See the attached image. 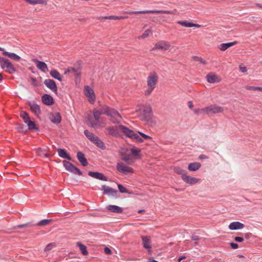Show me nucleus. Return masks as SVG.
Listing matches in <instances>:
<instances>
[{
  "label": "nucleus",
  "instance_id": "338daca9",
  "mask_svg": "<svg viewBox=\"0 0 262 262\" xmlns=\"http://www.w3.org/2000/svg\"><path fill=\"white\" fill-rule=\"evenodd\" d=\"M145 210H139L138 211V213L140 214V213H142V212H144Z\"/></svg>",
  "mask_w": 262,
  "mask_h": 262
},
{
  "label": "nucleus",
  "instance_id": "423d86ee",
  "mask_svg": "<svg viewBox=\"0 0 262 262\" xmlns=\"http://www.w3.org/2000/svg\"><path fill=\"white\" fill-rule=\"evenodd\" d=\"M129 14H173V12L171 11L167 10H147V11H129L126 12Z\"/></svg>",
  "mask_w": 262,
  "mask_h": 262
},
{
  "label": "nucleus",
  "instance_id": "13d9d810",
  "mask_svg": "<svg viewBox=\"0 0 262 262\" xmlns=\"http://www.w3.org/2000/svg\"><path fill=\"white\" fill-rule=\"evenodd\" d=\"M191 238H192V240L195 241H199L200 239V237L198 235H193L192 236Z\"/></svg>",
  "mask_w": 262,
  "mask_h": 262
},
{
  "label": "nucleus",
  "instance_id": "f704fd0d",
  "mask_svg": "<svg viewBox=\"0 0 262 262\" xmlns=\"http://www.w3.org/2000/svg\"><path fill=\"white\" fill-rule=\"evenodd\" d=\"M85 136L91 141L93 142L97 136H95L93 133L89 132L88 130H85L84 132Z\"/></svg>",
  "mask_w": 262,
  "mask_h": 262
},
{
  "label": "nucleus",
  "instance_id": "a211bd4d",
  "mask_svg": "<svg viewBox=\"0 0 262 262\" xmlns=\"http://www.w3.org/2000/svg\"><path fill=\"white\" fill-rule=\"evenodd\" d=\"M182 179L185 183L190 185L196 184L198 183L200 180L194 177L187 175L186 173L182 177Z\"/></svg>",
  "mask_w": 262,
  "mask_h": 262
},
{
  "label": "nucleus",
  "instance_id": "c9c22d12",
  "mask_svg": "<svg viewBox=\"0 0 262 262\" xmlns=\"http://www.w3.org/2000/svg\"><path fill=\"white\" fill-rule=\"evenodd\" d=\"M77 245L79 248V249H80L81 253L83 255H87L88 254V252L87 251L86 247L85 246L82 244L80 242H77Z\"/></svg>",
  "mask_w": 262,
  "mask_h": 262
},
{
  "label": "nucleus",
  "instance_id": "7c9ffc66",
  "mask_svg": "<svg viewBox=\"0 0 262 262\" xmlns=\"http://www.w3.org/2000/svg\"><path fill=\"white\" fill-rule=\"evenodd\" d=\"M50 74L53 78L57 79L60 81H62V76L56 70H52L50 72Z\"/></svg>",
  "mask_w": 262,
  "mask_h": 262
},
{
  "label": "nucleus",
  "instance_id": "5fc2aeb1",
  "mask_svg": "<svg viewBox=\"0 0 262 262\" xmlns=\"http://www.w3.org/2000/svg\"><path fill=\"white\" fill-rule=\"evenodd\" d=\"M256 86H247L246 87V89L248 90H251V91H256Z\"/></svg>",
  "mask_w": 262,
  "mask_h": 262
},
{
  "label": "nucleus",
  "instance_id": "aec40b11",
  "mask_svg": "<svg viewBox=\"0 0 262 262\" xmlns=\"http://www.w3.org/2000/svg\"><path fill=\"white\" fill-rule=\"evenodd\" d=\"M81 68L78 67L77 68H75L73 67L68 68L65 71L64 74H67L69 73H73L74 75L77 78L80 77L81 74Z\"/></svg>",
  "mask_w": 262,
  "mask_h": 262
},
{
  "label": "nucleus",
  "instance_id": "7ed1b4c3",
  "mask_svg": "<svg viewBox=\"0 0 262 262\" xmlns=\"http://www.w3.org/2000/svg\"><path fill=\"white\" fill-rule=\"evenodd\" d=\"M1 68L7 73L13 74L16 72V69L10 61L5 58H0Z\"/></svg>",
  "mask_w": 262,
  "mask_h": 262
},
{
  "label": "nucleus",
  "instance_id": "4be33fe9",
  "mask_svg": "<svg viewBox=\"0 0 262 262\" xmlns=\"http://www.w3.org/2000/svg\"><path fill=\"white\" fill-rule=\"evenodd\" d=\"M41 100L43 103L47 105H51L54 103L52 97L48 94H44L41 97Z\"/></svg>",
  "mask_w": 262,
  "mask_h": 262
},
{
  "label": "nucleus",
  "instance_id": "f257e3e1",
  "mask_svg": "<svg viewBox=\"0 0 262 262\" xmlns=\"http://www.w3.org/2000/svg\"><path fill=\"white\" fill-rule=\"evenodd\" d=\"M158 82V76L156 72H150L147 78V88L144 91L145 96L150 95L155 89Z\"/></svg>",
  "mask_w": 262,
  "mask_h": 262
},
{
  "label": "nucleus",
  "instance_id": "9d476101",
  "mask_svg": "<svg viewBox=\"0 0 262 262\" xmlns=\"http://www.w3.org/2000/svg\"><path fill=\"white\" fill-rule=\"evenodd\" d=\"M85 95L88 97L89 101L93 104L95 101V95L94 91L89 86H85L84 88Z\"/></svg>",
  "mask_w": 262,
  "mask_h": 262
},
{
  "label": "nucleus",
  "instance_id": "dca6fc26",
  "mask_svg": "<svg viewBox=\"0 0 262 262\" xmlns=\"http://www.w3.org/2000/svg\"><path fill=\"white\" fill-rule=\"evenodd\" d=\"M206 79L209 83H213L221 81V78L213 73H209L206 76Z\"/></svg>",
  "mask_w": 262,
  "mask_h": 262
},
{
  "label": "nucleus",
  "instance_id": "bf43d9fd",
  "mask_svg": "<svg viewBox=\"0 0 262 262\" xmlns=\"http://www.w3.org/2000/svg\"><path fill=\"white\" fill-rule=\"evenodd\" d=\"M185 258H186L185 256H181L178 258V262H180L181 260H182L183 259H184Z\"/></svg>",
  "mask_w": 262,
  "mask_h": 262
},
{
  "label": "nucleus",
  "instance_id": "0eeeda50",
  "mask_svg": "<svg viewBox=\"0 0 262 262\" xmlns=\"http://www.w3.org/2000/svg\"><path fill=\"white\" fill-rule=\"evenodd\" d=\"M121 126H124L120 124L118 126H109L105 128V130L108 135L113 137H117L120 136V130L123 133V129Z\"/></svg>",
  "mask_w": 262,
  "mask_h": 262
},
{
  "label": "nucleus",
  "instance_id": "c03bdc74",
  "mask_svg": "<svg viewBox=\"0 0 262 262\" xmlns=\"http://www.w3.org/2000/svg\"><path fill=\"white\" fill-rule=\"evenodd\" d=\"M151 33H152L151 30L147 29L144 31V32L142 34V35L138 36V38L139 39H144L145 38H147L149 36V34H150Z\"/></svg>",
  "mask_w": 262,
  "mask_h": 262
},
{
  "label": "nucleus",
  "instance_id": "72a5a7b5",
  "mask_svg": "<svg viewBox=\"0 0 262 262\" xmlns=\"http://www.w3.org/2000/svg\"><path fill=\"white\" fill-rule=\"evenodd\" d=\"M93 143L101 149H105L106 147L104 143L98 137L96 138V140H95Z\"/></svg>",
  "mask_w": 262,
  "mask_h": 262
},
{
  "label": "nucleus",
  "instance_id": "f3484780",
  "mask_svg": "<svg viewBox=\"0 0 262 262\" xmlns=\"http://www.w3.org/2000/svg\"><path fill=\"white\" fill-rule=\"evenodd\" d=\"M32 61L36 63L37 68L42 72L46 73L48 71V66L45 62L39 61L37 59H33Z\"/></svg>",
  "mask_w": 262,
  "mask_h": 262
},
{
  "label": "nucleus",
  "instance_id": "e433bc0d",
  "mask_svg": "<svg viewBox=\"0 0 262 262\" xmlns=\"http://www.w3.org/2000/svg\"><path fill=\"white\" fill-rule=\"evenodd\" d=\"M110 108L111 107L107 105H104L102 106L100 110H98V112H99L100 115L104 114L107 116Z\"/></svg>",
  "mask_w": 262,
  "mask_h": 262
},
{
  "label": "nucleus",
  "instance_id": "ea45409f",
  "mask_svg": "<svg viewBox=\"0 0 262 262\" xmlns=\"http://www.w3.org/2000/svg\"><path fill=\"white\" fill-rule=\"evenodd\" d=\"M105 19H124L128 18L127 16H105L103 17Z\"/></svg>",
  "mask_w": 262,
  "mask_h": 262
},
{
  "label": "nucleus",
  "instance_id": "3c124183",
  "mask_svg": "<svg viewBox=\"0 0 262 262\" xmlns=\"http://www.w3.org/2000/svg\"><path fill=\"white\" fill-rule=\"evenodd\" d=\"M104 251L106 254L109 255V254H112V251H111V249L110 248H108V247H105Z\"/></svg>",
  "mask_w": 262,
  "mask_h": 262
},
{
  "label": "nucleus",
  "instance_id": "79ce46f5",
  "mask_svg": "<svg viewBox=\"0 0 262 262\" xmlns=\"http://www.w3.org/2000/svg\"><path fill=\"white\" fill-rule=\"evenodd\" d=\"M26 124H27L28 128L30 130H33V129L37 130L38 129V127H36L35 122L34 121H31V119L29 121H28L26 123Z\"/></svg>",
  "mask_w": 262,
  "mask_h": 262
},
{
  "label": "nucleus",
  "instance_id": "b1692460",
  "mask_svg": "<svg viewBox=\"0 0 262 262\" xmlns=\"http://www.w3.org/2000/svg\"><path fill=\"white\" fill-rule=\"evenodd\" d=\"M245 225L239 222H232L229 225V228L232 230L243 229Z\"/></svg>",
  "mask_w": 262,
  "mask_h": 262
},
{
  "label": "nucleus",
  "instance_id": "4468645a",
  "mask_svg": "<svg viewBox=\"0 0 262 262\" xmlns=\"http://www.w3.org/2000/svg\"><path fill=\"white\" fill-rule=\"evenodd\" d=\"M28 105L31 112L36 116H38L41 114L40 106L34 102H29Z\"/></svg>",
  "mask_w": 262,
  "mask_h": 262
},
{
  "label": "nucleus",
  "instance_id": "e2e57ef3",
  "mask_svg": "<svg viewBox=\"0 0 262 262\" xmlns=\"http://www.w3.org/2000/svg\"><path fill=\"white\" fill-rule=\"evenodd\" d=\"M249 235H250V233H248L244 234L245 237L247 239H248L249 238Z\"/></svg>",
  "mask_w": 262,
  "mask_h": 262
},
{
  "label": "nucleus",
  "instance_id": "4c0bfd02",
  "mask_svg": "<svg viewBox=\"0 0 262 262\" xmlns=\"http://www.w3.org/2000/svg\"><path fill=\"white\" fill-rule=\"evenodd\" d=\"M53 221V220L52 219H45L41 220L39 222H38L36 225L38 226H45L47 225H49Z\"/></svg>",
  "mask_w": 262,
  "mask_h": 262
},
{
  "label": "nucleus",
  "instance_id": "09e8293b",
  "mask_svg": "<svg viewBox=\"0 0 262 262\" xmlns=\"http://www.w3.org/2000/svg\"><path fill=\"white\" fill-rule=\"evenodd\" d=\"M138 133L140 134V135L142 137H143L145 140L151 139V138L150 136H149L148 135H145V134H143V133H142L141 132H138Z\"/></svg>",
  "mask_w": 262,
  "mask_h": 262
},
{
  "label": "nucleus",
  "instance_id": "69168bd1",
  "mask_svg": "<svg viewBox=\"0 0 262 262\" xmlns=\"http://www.w3.org/2000/svg\"><path fill=\"white\" fill-rule=\"evenodd\" d=\"M256 6L260 8H262V5L260 4H256Z\"/></svg>",
  "mask_w": 262,
  "mask_h": 262
},
{
  "label": "nucleus",
  "instance_id": "ddd939ff",
  "mask_svg": "<svg viewBox=\"0 0 262 262\" xmlns=\"http://www.w3.org/2000/svg\"><path fill=\"white\" fill-rule=\"evenodd\" d=\"M44 84L50 89L52 92L57 94V87L56 82L52 79H47L44 81Z\"/></svg>",
  "mask_w": 262,
  "mask_h": 262
},
{
  "label": "nucleus",
  "instance_id": "6e6d98bb",
  "mask_svg": "<svg viewBox=\"0 0 262 262\" xmlns=\"http://www.w3.org/2000/svg\"><path fill=\"white\" fill-rule=\"evenodd\" d=\"M239 70L243 73H245V72H247V68L246 67L240 66Z\"/></svg>",
  "mask_w": 262,
  "mask_h": 262
},
{
  "label": "nucleus",
  "instance_id": "bb28decb",
  "mask_svg": "<svg viewBox=\"0 0 262 262\" xmlns=\"http://www.w3.org/2000/svg\"><path fill=\"white\" fill-rule=\"evenodd\" d=\"M57 152L59 157L62 158L67 159L68 160L71 161V157L68 154L67 151L64 149L58 148Z\"/></svg>",
  "mask_w": 262,
  "mask_h": 262
},
{
  "label": "nucleus",
  "instance_id": "a878e982",
  "mask_svg": "<svg viewBox=\"0 0 262 262\" xmlns=\"http://www.w3.org/2000/svg\"><path fill=\"white\" fill-rule=\"evenodd\" d=\"M142 241L143 245V247L145 249H150L151 241L150 237L147 236H142Z\"/></svg>",
  "mask_w": 262,
  "mask_h": 262
},
{
  "label": "nucleus",
  "instance_id": "412c9836",
  "mask_svg": "<svg viewBox=\"0 0 262 262\" xmlns=\"http://www.w3.org/2000/svg\"><path fill=\"white\" fill-rule=\"evenodd\" d=\"M49 118L51 121L54 123H59L61 120V116L59 113H51Z\"/></svg>",
  "mask_w": 262,
  "mask_h": 262
},
{
  "label": "nucleus",
  "instance_id": "de8ad7c7",
  "mask_svg": "<svg viewBox=\"0 0 262 262\" xmlns=\"http://www.w3.org/2000/svg\"><path fill=\"white\" fill-rule=\"evenodd\" d=\"M118 187L119 191L121 193H127L128 192L127 189L121 184H118Z\"/></svg>",
  "mask_w": 262,
  "mask_h": 262
},
{
  "label": "nucleus",
  "instance_id": "a18cd8bd",
  "mask_svg": "<svg viewBox=\"0 0 262 262\" xmlns=\"http://www.w3.org/2000/svg\"><path fill=\"white\" fill-rule=\"evenodd\" d=\"M192 59L194 61H199L201 63H202V64H203L204 65H205V64H206L207 63V61H206L205 60L203 59L201 57H198V56H194L192 57Z\"/></svg>",
  "mask_w": 262,
  "mask_h": 262
},
{
  "label": "nucleus",
  "instance_id": "37998d69",
  "mask_svg": "<svg viewBox=\"0 0 262 262\" xmlns=\"http://www.w3.org/2000/svg\"><path fill=\"white\" fill-rule=\"evenodd\" d=\"M174 171L177 174H181V177H183V175H185V174L186 173V171L185 170L183 169L180 167H175L174 168Z\"/></svg>",
  "mask_w": 262,
  "mask_h": 262
},
{
  "label": "nucleus",
  "instance_id": "f03ea898",
  "mask_svg": "<svg viewBox=\"0 0 262 262\" xmlns=\"http://www.w3.org/2000/svg\"><path fill=\"white\" fill-rule=\"evenodd\" d=\"M93 115V118L92 117L89 118V125L93 128L100 126L102 123V119L101 118L98 110H94Z\"/></svg>",
  "mask_w": 262,
  "mask_h": 262
},
{
  "label": "nucleus",
  "instance_id": "0e129e2a",
  "mask_svg": "<svg viewBox=\"0 0 262 262\" xmlns=\"http://www.w3.org/2000/svg\"><path fill=\"white\" fill-rule=\"evenodd\" d=\"M256 90L259 91H262V87L256 86Z\"/></svg>",
  "mask_w": 262,
  "mask_h": 262
},
{
  "label": "nucleus",
  "instance_id": "6ab92c4d",
  "mask_svg": "<svg viewBox=\"0 0 262 262\" xmlns=\"http://www.w3.org/2000/svg\"><path fill=\"white\" fill-rule=\"evenodd\" d=\"M89 176H91L92 178H94L95 179L104 181H107V178L105 176H104V174L102 173H100L98 172H93V171H89L88 172Z\"/></svg>",
  "mask_w": 262,
  "mask_h": 262
},
{
  "label": "nucleus",
  "instance_id": "8fccbe9b",
  "mask_svg": "<svg viewBox=\"0 0 262 262\" xmlns=\"http://www.w3.org/2000/svg\"><path fill=\"white\" fill-rule=\"evenodd\" d=\"M53 244L52 243H50L49 244H48L46 247L45 248V251H50V250H51L52 247H53Z\"/></svg>",
  "mask_w": 262,
  "mask_h": 262
},
{
  "label": "nucleus",
  "instance_id": "20e7f679",
  "mask_svg": "<svg viewBox=\"0 0 262 262\" xmlns=\"http://www.w3.org/2000/svg\"><path fill=\"white\" fill-rule=\"evenodd\" d=\"M107 116L108 117L110 120L113 123H120L122 120V117L118 112L111 107Z\"/></svg>",
  "mask_w": 262,
  "mask_h": 262
},
{
  "label": "nucleus",
  "instance_id": "49530a36",
  "mask_svg": "<svg viewBox=\"0 0 262 262\" xmlns=\"http://www.w3.org/2000/svg\"><path fill=\"white\" fill-rule=\"evenodd\" d=\"M130 151H131L132 154L134 156L137 157L139 155V154L141 152V150L139 148H132L130 149Z\"/></svg>",
  "mask_w": 262,
  "mask_h": 262
},
{
  "label": "nucleus",
  "instance_id": "864d4df0",
  "mask_svg": "<svg viewBox=\"0 0 262 262\" xmlns=\"http://www.w3.org/2000/svg\"><path fill=\"white\" fill-rule=\"evenodd\" d=\"M230 247H231V248H232L233 249H236L238 247V244H237L236 243H231Z\"/></svg>",
  "mask_w": 262,
  "mask_h": 262
},
{
  "label": "nucleus",
  "instance_id": "c85d7f7f",
  "mask_svg": "<svg viewBox=\"0 0 262 262\" xmlns=\"http://www.w3.org/2000/svg\"><path fill=\"white\" fill-rule=\"evenodd\" d=\"M237 43V41H233L228 43H223L220 45L219 46V49L222 51H224L226 50L229 48L236 45Z\"/></svg>",
  "mask_w": 262,
  "mask_h": 262
},
{
  "label": "nucleus",
  "instance_id": "c756f323",
  "mask_svg": "<svg viewBox=\"0 0 262 262\" xmlns=\"http://www.w3.org/2000/svg\"><path fill=\"white\" fill-rule=\"evenodd\" d=\"M177 23L178 24H180V25H181L182 26L186 27H197V28H199L201 26L199 24H193L192 23H190V22H188L187 20H185V21H181V20L178 21L177 22Z\"/></svg>",
  "mask_w": 262,
  "mask_h": 262
},
{
  "label": "nucleus",
  "instance_id": "2eb2a0df",
  "mask_svg": "<svg viewBox=\"0 0 262 262\" xmlns=\"http://www.w3.org/2000/svg\"><path fill=\"white\" fill-rule=\"evenodd\" d=\"M152 111L151 107L149 105L145 106L143 110V115L145 120H149L151 119Z\"/></svg>",
  "mask_w": 262,
  "mask_h": 262
},
{
  "label": "nucleus",
  "instance_id": "4d7b16f0",
  "mask_svg": "<svg viewBox=\"0 0 262 262\" xmlns=\"http://www.w3.org/2000/svg\"><path fill=\"white\" fill-rule=\"evenodd\" d=\"M28 225H29V224L18 225L16 226V228H21L27 227V226H28Z\"/></svg>",
  "mask_w": 262,
  "mask_h": 262
},
{
  "label": "nucleus",
  "instance_id": "774afa93",
  "mask_svg": "<svg viewBox=\"0 0 262 262\" xmlns=\"http://www.w3.org/2000/svg\"><path fill=\"white\" fill-rule=\"evenodd\" d=\"M3 79V76L2 74H0V81H1Z\"/></svg>",
  "mask_w": 262,
  "mask_h": 262
},
{
  "label": "nucleus",
  "instance_id": "9b49d317",
  "mask_svg": "<svg viewBox=\"0 0 262 262\" xmlns=\"http://www.w3.org/2000/svg\"><path fill=\"white\" fill-rule=\"evenodd\" d=\"M170 44L168 41L165 40H161L156 43L155 47L152 49L151 50H161L163 51H166L169 49Z\"/></svg>",
  "mask_w": 262,
  "mask_h": 262
},
{
  "label": "nucleus",
  "instance_id": "58836bf2",
  "mask_svg": "<svg viewBox=\"0 0 262 262\" xmlns=\"http://www.w3.org/2000/svg\"><path fill=\"white\" fill-rule=\"evenodd\" d=\"M20 116L23 119V121L25 123L30 120L29 114L25 111H21L20 112Z\"/></svg>",
  "mask_w": 262,
  "mask_h": 262
},
{
  "label": "nucleus",
  "instance_id": "1a4fd4ad",
  "mask_svg": "<svg viewBox=\"0 0 262 262\" xmlns=\"http://www.w3.org/2000/svg\"><path fill=\"white\" fill-rule=\"evenodd\" d=\"M118 171L120 173L127 174L128 173H133V169L128 166H126L123 163H119L116 166Z\"/></svg>",
  "mask_w": 262,
  "mask_h": 262
},
{
  "label": "nucleus",
  "instance_id": "473e14b6",
  "mask_svg": "<svg viewBox=\"0 0 262 262\" xmlns=\"http://www.w3.org/2000/svg\"><path fill=\"white\" fill-rule=\"evenodd\" d=\"M102 190L104 191V193L107 194H116L117 192V191L116 190H115L108 186H107L106 185H102Z\"/></svg>",
  "mask_w": 262,
  "mask_h": 262
},
{
  "label": "nucleus",
  "instance_id": "393cba45",
  "mask_svg": "<svg viewBox=\"0 0 262 262\" xmlns=\"http://www.w3.org/2000/svg\"><path fill=\"white\" fill-rule=\"evenodd\" d=\"M107 209L111 212L121 213L123 212V209L116 205H108L107 207Z\"/></svg>",
  "mask_w": 262,
  "mask_h": 262
},
{
  "label": "nucleus",
  "instance_id": "39448f33",
  "mask_svg": "<svg viewBox=\"0 0 262 262\" xmlns=\"http://www.w3.org/2000/svg\"><path fill=\"white\" fill-rule=\"evenodd\" d=\"M121 128L123 129V134L126 136L127 137L135 140L138 143L143 142L142 139L136 133H135L134 131L129 129L127 127L125 126H121Z\"/></svg>",
  "mask_w": 262,
  "mask_h": 262
},
{
  "label": "nucleus",
  "instance_id": "cd10ccee",
  "mask_svg": "<svg viewBox=\"0 0 262 262\" xmlns=\"http://www.w3.org/2000/svg\"><path fill=\"white\" fill-rule=\"evenodd\" d=\"M3 54L4 55L8 56L11 59L18 61L20 59V57L13 53H10L7 51H3Z\"/></svg>",
  "mask_w": 262,
  "mask_h": 262
},
{
  "label": "nucleus",
  "instance_id": "680f3d73",
  "mask_svg": "<svg viewBox=\"0 0 262 262\" xmlns=\"http://www.w3.org/2000/svg\"><path fill=\"white\" fill-rule=\"evenodd\" d=\"M199 158L201 159L207 158V157L204 155H201L199 156Z\"/></svg>",
  "mask_w": 262,
  "mask_h": 262
},
{
  "label": "nucleus",
  "instance_id": "052dcab7",
  "mask_svg": "<svg viewBox=\"0 0 262 262\" xmlns=\"http://www.w3.org/2000/svg\"><path fill=\"white\" fill-rule=\"evenodd\" d=\"M188 106L189 108H192L193 107V105L191 101H189L188 102Z\"/></svg>",
  "mask_w": 262,
  "mask_h": 262
},
{
  "label": "nucleus",
  "instance_id": "603ef678",
  "mask_svg": "<svg viewBox=\"0 0 262 262\" xmlns=\"http://www.w3.org/2000/svg\"><path fill=\"white\" fill-rule=\"evenodd\" d=\"M234 241L237 242H242L244 241V238L242 237L236 236L234 238Z\"/></svg>",
  "mask_w": 262,
  "mask_h": 262
},
{
  "label": "nucleus",
  "instance_id": "5701e85b",
  "mask_svg": "<svg viewBox=\"0 0 262 262\" xmlns=\"http://www.w3.org/2000/svg\"><path fill=\"white\" fill-rule=\"evenodd\" d=\"M77 158L82 166H86L88 165L87 160L85 158L84 154L82 152L78 151L77 153Z\"/></svg>",
  "mask_w": 262,
  "mask_h": 262
},
{
  "label": "nucleus",
  "instance_id": "6e6552de",
  "mask_svg": "<svg viewBox=\"0 0 262 262\" xmlns=\"http://www.w3.org/2000/svg\"><path fill=\"white\" fill-rule=\"evenodd\" d=\"M63 164L65 168L68 171H69L74 174H77L79 176H81L82 174V172L71 162L67 161H63Z\"/></svg>",
  "mask_w": 262,
  "mask_h": 262
},
{
  "label": "nucleus",
  "instance_id": "2f4dec72",
  "mask_svg": "<svg viewBox=\"0 0 262 262\" xmlns=\"http://www.w3.org/2000/svg\"><path fill=\"white\" fill-rule=\"evenodd\" d=\"M201 166V164L199 162H193L190 163L188 166V169L190 171H196Z\"/></svg>",
  "mask_w": 262,
  "mask_h": 262
},
{
  "label": "nucleus",
  "instance_id": "a19ab883",
  "mask_svg": "<svg viewBox=\"0 0 262 262\" xmlns=\"http://www.w3.org/2000/svg\"><path fill=\"white\" fill-rule=\"evenodd\" d=\"M193 112L198 116L205 114L207 115V110H206V107L201 109H194Z\"/></svg>",
  "mask_w": 262,
  "mask_h": 262
},
{
  "label": "nucleus",
  "instance_id": "f8f14e48",
  "mask_svg": "<svg viewBox=\"0 0 262 262\" xmlns=\"http://www.w3.org/2000/svg\"><path fill=\"white\" fill-rule=\"evenodd\" d=\"M207 110V115H209L210 113L217 114L222 113L224 111V108L216 104H212L206 107Z\"/></svg>",
  "mask_w": 262,
  "mask_h": 262
}]
</instances>
